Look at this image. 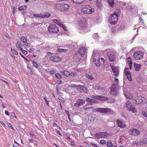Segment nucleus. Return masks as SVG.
I'll return each instance as SVG.
<instances>
[{
  "mask_svg": "<svg viewBox=\"0 0 147 147\" xmlns=\"http://www.w3.org/2000/svg\"><path fill=\"white\" fill-rule=\"evenodd\" d=\"M134 66L136 70L138 71L140 69L141 65L140 64L134 63Z\"/></svg>",
  "mask_w": 147,
  "mask_h": 147,
  "instance_id": "aec40b11",
  "label": "nucleus"
},
{
  "mask_svg": "<svg viewBox=\"0 0 147 147\" xmlns=\"http://www.w3.org/2000/svg\"><path fill=\"white\" fill-rule=\"evenodd\" d=\"M32 63L33 65L36 68H37L38 67V64L34 60L32 61Z\"/></svg>",
  "mask_w": 147,
  "mask_h": 147,
  "instance_id": "79ce46f5",
  "label": "nucleus"
},
{
  "mask_svg": "<svg viewBox=\"0 0 147 147\" xmlns=\"http://www.w3.org/2000/svg\"><path fill=\"white\" fill-rule=\"evenodd\" d=\"M55 77L58 79H60L62 78L61 75L59 73H56L55 74Z\"/></svg>",
  "mask_w": 147,
  "mask_h": 147,
  "instance_id": "c9c22d12",
  "label": "nucleus"
},
{
  "mask_svg": "<svg viewBox=\"0 0 147 147\" xmlns=\"http://www.w3.org/2000/svg\"><path fill=\"white\" fill-rule=\"evenodd\" d=\"M35 17H38L40 18H42V15L40 14H37L35 13L33 15Z\"/></svg>",
  "mask_w": 147,
  "mask_h": 147,
  "instance_id": "37998d69",
  "label": "nucleus"
},
{
  "mask_svg": "<svg viewBox=\"0 0 147 147\" xmlns=\"http://www.w3.org/2000/svg\"><path fill=\"white\" fill-rule=\"evenodd\" d=\"M100 143L101 144H104L106 143V141L104 140H100Z\"/></svg>",
  "mask_w": 147,
  "mask_h": 147,
  "instance_id": "4d7b16f0",
  "label": "nucleus"
},
{
  "mask_svg": "<svg viewBox=\"0 0 147 147\" xmlns=\"http://www.w3.org/2000/svg\"><path fill=\"white\" fill-rule=\"evenodd\" d=\"M49 31L50 32L57 33L59 32L58 28L55 24H51L48 28Z\"/></svg>",
  "mask_w": 147,
  "mask_h": 147,
  "instance_id": "0eeeda50",
  "label": "nucleus"
},
{
  "mask_svg": "<svg viewBox=\"0 0 147 147\" xmlns=\"http://www.w3.org/2000/svg\"><path fill=\"white\" fill-rule=\"evenodd\" d=\"M110 67L112 69L114 75L115 76H118L119 74V69L118 68L115 66H112L111 65H110Z\"/></svg>",
  "mask_w": 147,
  "mask_h": 147,
  "instance_id": "2eb2a0df",
  "label": "nucleus"
},
{
  "mask_svg": "<svg viewBox=\"0 0 147 147\" xmlns=\"http://www.w3.org/2000/svg\"><path fill=\"white\" fill-rule=\"evenodd\" d=\"M107 1L109 5L113 7L114 5V0H107Z\"/></svg>",
  "mask_w": 147,
  "mask_h": 147,
  "instance_id": "bb28decb",
  "label": "nucleus"
},
{
  "mask_svg": "<svg viewBox=\"0 0 147 147\" xmlns=\"http://www.w3.org/2000/svg\"><path fill=\"white\" fill-rule=\"evenodd\" d=\"M27 68H28V69L27 70L29 72V73L31 75H32L33 74V72H32V69H31L30 67H27Z\"/></svg>",
  "mask_w": 147,
  "mask_h": 147,
  "instance_id": "ea45409f",
  "label": "nucleus"
},
{
  "mask_svg": "<svg viewBox=\"0 0 147 147\" xmlns=\"http://www.w3.org/2000/svg\"><path fill=\"white\" fill-rule=\"evenodd\" d=\"M27 7L26 5H23L19 7L18 10L19 11H23L25 10L27 8Z\"/></svg>",
  "mask_w": 147,
  "mask_h": 147,
  "instance_id": "393cba45",
  "label": "nucleus"
},
{
  "mask_svg": "<svg viewBox=\"0 0 147 147\" xmlns=\"http://www.w3.org/2000/svg\"><path fill=\"white\" fill-rule=\"evenodd\" d=\"M110 61H114L115 59V56L114 52L111 51L109 49H107L105 51Z\"/></svg>",
  "mask_w": 147,
  "mask_h": 147,
  "instance_id": "7ed1b4c3",
  "label": "nucleus"
},
{
  "mask_svg": "<svg viewBox=\"0 0 147 147\" xmlns=\"http://www.w3.org/2000/svg\"><path fill=\"white\" fill-rule=\"evenodd\" d=\"M81 8V11L85 14H90L94 11V9L89 5H83Z\"/></svg>",
  "mask_w": 147,
  "mask_h": 147,
  "instance_id": "f03ea898",
  "label": "nucleus"
},
{
  "mask_svg": "<svg viewBox=\"0 0 147 147\" xmlns=\"http://www.w3.org/2000/svg\"><path fill=\"white\" fill-rule=\"evenodd\" d=\"M124 94L127 98L130 99L132 97V96L131 94H130L126 92H125Z\"/></svg>",
  "mask_w": 147,
  "mask_h": 147,
  "instance_id": "cd10ccee",
  "label": "nucleus"
},
{
  "mask_svg": "<svg viewBox=\"0 0 147 147\" xmlns=\"http://www.w3.org/2000/svg\"><path fill=\"white\" fill-rule=\"evenodd\" d=\"M117 124L118 127L121 128H124L125 127L124 122L121 119L117 120Z\"/></svg>",
  "mask_w": 147,
  "mask_h": 147,
  "instance_id": "4468645a",
  "label": "nucleus"
},
{
  "mask_svg": "<svg viewBox=\"0 0 147 147\" xmlns=\"http://www.w3.org/2000/svg\"><path fill=\"white\" fill-rule=\"evenodd\" d=\"M144 53L143 52L140 51H135L133 55V57L136 60L141 59L143 57Z\"/></svg>",
  "mask_w": 147,
  "mask_h": 147,
  "instance_id": "423d86ee",
  "label": "nucleus"
},
{
  "mask_svg": "<svg viewBox=\"0 0 147 147\" xmlns=\"http://www.w3.org/2000/svg\"><path fill=\"white\" fill-rule=\"evenodd\" d=\"M49 73L51 74H55V70H51L50 71Z\"/></svg>",
  "mask_w": 147,
  "mask_h": 147,
  "instance_id": "bf43d9fd",
  "label": "nucleus"
},
{
  "mask_svg": "<svg viewBox=\"0 0 147 147\" xmlns=\"http://www.w3.org/2000/svg\"><path fill=\"white\" fill-rule=\"evenodd\" d=\"M86 51V48L85 47H81L79 50V53L81 55H84L85 54Z\"/></svg>",
  "mask_w": 147,
  "mask_h": 147,
  "instance_id": "6ab92c4d",
  "label": "nucleus"
},
{
  "mask_svg": "<svg viewBox=\"0 0 147 147\" xmlns=\"http://www.w3.org/2000/svg\"><path fill=\"white\" fill-rule=\"evenodd\" d=\"M144 98L142 96H139L138 97V100H139L140 102H142L143 101H144Z\"/></svg>",
  "mask_w": 147,
  "mask_h": 147,
  "instance_id": "e433bc0d",
  "label": "nucleus"
},
{
  "mask_svg": "<svg viewBox=\"0 0 147 147\" xmlns=\"http://www.w3.org/2000/svg\"><path fill=\"white\" fill-rule=\"evenodd\" d=\"M142 113L145 117H147V112L146 111H143L142 112Z\"/></svg>",
  "mask_w": 147,
  "mask_h": 147,
  "instance_id": "603ef678",
  "label": "nucleus"
},
{
  "mask_svg": "<svg viewBox=\"0 0 147 147\" xmlns=\"http://www.w3.org/2000/svg\"><path fill=\"white\" fill-rule=\"evenodd\" d=\"M119 16L116 13L111 14L109 18V21L111 24H116L118 20Z\"/></svg>",
  "mask_w": 147,
  "mask_h": 147,
  "instance_id": "20e7f679",
  "label": "nucleus"
},
{
  "mask_svg": "<svg viewBox=\"0 0 147 147\" xmlns=\"http://www.w3.org/2000/svg\"><path fill=\"white\" fill-rule=\"evenodd\" d=\"M143 142L147 144V138H144V139L143 140Z\"/></svg>",
  "mask_w": 147,
  "mask_h": 147,
  "instance_id": "e2e57ef3",
  "label": "nucleus"
},
{
  "mask_svg": "<svg viewBox=\"0 0 147 147\" xmlns=\"http://www.w3.org/2000/svg\"><path fill=\"white\" fill-rule=\"evenodd\" d=\"M92 108L93 107H84L83 108V109L84 110V111H90L89 110H92Z\"/></svg>",
  "mask_w": 147,
  "mask_h": 147,
  "instance_id": "7c9ffc66",
  "label": "nucleus"
},
{
  "mask_svg": "<svg viewBox=\"0 0 147 147\" xmlns=\"http://www.w3.org/2000/svg\"><path fill=\"white\" fill-rule=\"evenodd\" d=\"M117 84H113L112 85L111 88V94L116 96L118 94V92L117 90Z\"/></svg>",
  "mask_w": 147,
  "mask_h": 147,
  "instance_id": "1a4fd4ad",
  "label": "nucleus"
},
{
  "mask_svg": "<svg viewBox=\"0 0 147 147\" xmlns=\"http://www.w3.org/2000/svg\"><path fill=\"white\" fill-rule=\"evenodd\" d=\"M16 46L18 48H20L22 46L21 42L19 41L17 42Z\"/></svg>",
  "mask_w": 147,
  "mask_h": 147,
  "instance_id": "2f4dec72",
  "label": "nucleus"
},
{
  "mask_svg": "<svg viewBox=\"0 0 147 147\" xmlns=\"http://www.w3.org/2000/svg\"><path fill=\"white\" fill-rule=\"evenodd\" d=\"M127 78L128 79V80L129 81H131L132 80V79L131 78V75H129L128 76H127Z\"/></svg>",
  "mask_w": 147,
  "mask_h": 147,
  "instance_id": "8fccbe9b",
  "label": "nucleus"
},
{
  "mask_svg": "<svg viewBox=\"0 0 147 147\" xmlns=\"http://www.w3.org/2000/svg\"><path fill=\"white\" fill-rule=\"evenodd\" d=\"M95 89L97 90L98 92H100V93L102 92L105 91V90L102 87L100 86H96L95 87Z\"/></svg>",
  "mask_w": 147,
  "mask_h": 147,
  "instance_id": "4be33fe9",
  "label": "nucleus"
},
{
  "mask_svg": "<svg viewBox=\"0 0 147 147\" xmlns=\"http://www.w3.org/2000/svg\"><path fill=\"white\" fill-rule=\"evenodd\" d=\"M44 99L45 100L46 102V104L47 105H49V103L48 101L47 100V97L46 96H44Z\"/></svg>",
  "mask_w": 147,
  "mask_h": 147,
  "instance_id": "5fc2aeb1",
  "label": "nucleus"
},
{
  "mask_svg": "<svg viewBox=\"0 0 147 147\" xmlns=\"http://www.w3.org/2000/svg\"><path fill=\"white\" fill-rule=\"evenodd\" d=\"M126 106L127 108H128V110L131 109L132 107V105L131 102L129 100L127 101L126 103Z\"/></svg>",
  "mask_w": 147,
  "mask_h": 147,
  "instance_id": "412c9836",
  "label": "nucleus"
},
{
  "mask_svg": "<svg viewBox=\"0 0 147 147\" xmlns=\"http://www.w3.org/2000/svg\"><path fill=\"white\" fill-rule=\"evenodd\" d=\"M134 102L137 105H138L141 103V102H140V101L139 100L134 99Z\"/></svg>",
  "mask_w": 147,
  "mask_h": 147,
  "instance_id": "49530a36",
  "label": "nucleus"
},
{
  "mask_svg": "<svg viewBox=\"0 0 147 147\" xmlns=\"http://www.w3.org/2000/svg\"><path fill=\"white\" fill-rule=\"evenodd\" d=\"M50 59L55 62H59L61 60V58L58 56H54L49 57Z\"/></svg>",
  "mask_w": 147,
  "mask_h": 147,
  "instance_id": "ddd939ff",
  "label": "nucleus"
},
{
  "mask_svg": "<svg viewBox=\"0 0 147 147\" xmlns=\"http://www.w3.org/2000/svg\"><path fill=\"white\" fill-rule=\"evenodd\" d=\"M74 3L79 4L83 3L84 0H71Z\"/></svg>",
  "mask_w": 147,
  "mask_h": 147,
  "instance_id": "a878e982",
  "label": "nucleus"
},
{
  "mask_svg": "<svg viewBox=\"0 0 147 147\" xmlns=\"http://www.w3.org/2000/svg\"><path fill=\"white\" fill-rule=\"evenodd\" d=\"M109 99V98L104 96H101V100H107Z\"/></svg>",
  "mask_w": 147,
  "mask_h": 147,
  "instance_id": "58836bf2",
  "label": "nucleus"
},
{
  "mask_svg": "<svg viewBox=\"0 0 147 147\" xmlns=\"http://www.w3.org/2000/svg\"><path fill=\"white\" fill-rule=\"evenodd\" d=\"M107 145L108 147H112V144L111 141L107 142Z\"/></svg>",
  "mask_w": 147,
  "mask_h": 147,
  "instance_id": "a19ab883",
  "label": "nucleus"
},
{
  "mask_svg": "<svg viewBox=\"0 0 147 147\" xmlns=\"http://www.w3.org/2000/svg\"><path fill=\"white\" fill-rule=\"evenodd\" d=\"M70 75L73 77H75L77 75V73L76 72L71 71L70 72Z\"/></svg>",
  "mask_w": 147,
  "mask_h": 147,
  "instance_id": "f704fd0d",
  "label": "nucleus"
},
{
  "mask_svg": "<svg viewBox=\"0 0 147 147\" xmlns=\"http://www.w3.org/2000/svg\"><path fill=\"white\" fill-rule=\"evenodd\" d=\"M11 51L12 52V53L15 55H17L18 54V52L16 50L14 49H11Z\"/></svg>",
  "mask_w": 147,
  "mask_h": 147,
  "instance_id": "de8ad7c7",
  "label": "nucleus"
},
{
  "mask_svg": "<svg viewBox=\"0 0 147 147\" xmlns=\"http://www.w3.org/2000/svg\"><path fill=\"white\" fill-rule=\"evenodd\" d=\"M96 5L99 8H100L102 6V3L98 2L96 3Z\"/></svg>",
  "mask_w": 147,
  "mask_h": 147,
  "instance_id": "09e8293b",
  "label": "nucleus"
},
{
  "mask_svg": "<svg viewBox=\"0 0 147 147\" xmlns=\"http://www.w3.org/2000/svg\"><path fill=\"white\" fill-rule=\"evenodd\" d=\"M77 90L79 92L81 93H87V90L84 86L79 85Z\"/></svg>",
  "mask_w": 147,
  "mask_h": 147,
  "instance_id": "f8f14e48",
  "label": "nucleus"
},
{
  "mask_svg": "<svg viewBox=\"0 0 147 147\" xmlns=\"http://www.w3.org/2000/svg\"><path fill=\"white\" fill-rule=\"evenodd\" d=\"M92 57L94 59L93 61L96 65L99 67L100 65V56L98 52L96 51H94Z\"/></svg>",
  "mask_w": 147,
  "mask_h": 147,
  "instance_id": "f257e3e1",
  "label": "nucleus"
},
{
  "mask_svg": "<svg viewBox=\"0 0 147 147\" xmlns=\"http://www.w3.org/2000/svg\"><path fill=\"white\" fill-rule=\"evenodd\" d=\"M96 136L98 138L107 137L108 136V134L106 132H100L97 133Z\"/></svg>",
  "mask_w": 147,
  "mask_h": 147,
  "instance_id": "dca6fc26",
  "label": "nucleus"
},
{
  "mask_svg": "<svg viewBox=\"0 0 147 147\" xmlns=\"http://www.w3.org/2000/svg\"><path fill=\"white\" fill-rule=\"evenodd\" d=\"M128 132L129 135L134 136H138L140 134V131L138 129L133 128L129 129Z\"/></svg>",
  "mask_w": 147,
  "mask_h": 147,
  "instance_id": "6e6552de",
  "label": "nucleus"
},
{
  "mask_svg": "<svg viewBox=\"0 0 147 147\" xmlns=\"http://www.w3.org/2000/svg\"><path fill=\"white\" fill-rule=\"evenodd\" d=\"M129 71L128 70V68L127 67L125 68V69L124 70V72L125 73L127 72H128Z\"/></svg>",
  "mask_w": 147,
  "mask_h": 147,
  "instance_id": "052dcab7",
  "label": "nucleus"
},
{
  "mask_svg": "<svg viewBox=\"0 0 147 147\" xmlns=\"http://www.w3.org/2000/svg\"><path fill=\"white\" fill-rule=\"evenodd\" d=\"M86 77L90 80H92L94 78L92 76L89 75L88 74H86Z\"/></svg>",
  "mask_w": 147,
  "mask_h": 147,
  "instance_id": "4c0bfd02",
  "label": "nucleus"
},
{
  "mask_svg": "<svg viewBox=\"0 0 147 147\" xmlns=\"http://www.w3.org/2000/svg\"><path fill=\"white\" fill-rule=\"evenodd\" d=\"M69 7V5L66 4H62L61 11H65L68 10Z\"/></svg>",
  "mask_w": 147,
  "mask_h": 147,
  "instance_id": "a211bd4d",
  "label": "nucleus"
},
{
  "mask_svg": "<svg viewBox=\"0 0 147 147\" xmlns=\"http://www.w3.org/2000/svg\"><path fill=\"white\" fill-rule=\"evenodd\" d=\"M101 97V96H96V99L98 100H100Z\"/></svg>",
  "mask_w": 147,
  "mask_h": 147,
  "instance_id": "680f3d73",
  "label": "nucleus"
},
{
  "mask_svg": "<svg viewBox=\"0 0 147 147\" xmlns=\"http://www.w3.org/2000/svg\"><path fill=\"white\" fill-rule=\"evenodd\" d=\"M78 25L81 28H84L85 27L86 25L87 22L84 18H82L79 21Z\"/></svg>",
  "mask_w": 147,
  "mask_h": 147,
  "instance_id": "9b49d317",
  "label": "nucleus"
},
{
  "mask_svg": "<svg viewBox=\"0 0 147 147\" xmlns=\"http://www.w3.org/2000/svg\"><path fill=\"white\" fill-rule=\"evenodd\" d=\"M93 37L94 39H97L98 38L99 35L97 33H95L93 34Z\"/></svg>",
  "mask_w": 147,
  "mask_h": 147,
  "instance_id": "c03bdc74",
  "label": "nucleus"
},
{
  "mask_svg": "<svg viewBox=\"0 0 147 147\" xmlns=\"http://www.w3.org/2000/svg\"><path fill=\"white\" fill-rule=\"evenodd\" d=\"M61 72L62 74L64 76L67 77L69 76L70 74V72L67 71H61Z\"/></svg>",
  "mask_w": 147,
  "mask_h": 147,
  "instance_id": "5701e85b",
  "label": "nucleus"
},
{
  "mask_svg": "<svg viewBox=\"0 0 147 147\" xmlns=\"http://www.w3.org/2000/svg\"><path fill=\"white\" fill-rule=\"evenodd\" d=\"M24 43L25 44L24 45L26 47H29L30 46V44L26 42Z\"/></svg>",
  "mask_w": 147,
  "mask_h": 147,
  "instance_id": "69168bd1",
  "label": "nucleus"
},
{
  "mask_svg": "<svg viewBox=\"0 0 147 147\" xmlns=\"http://www.w3.org/2000/svg\"><path fill=\"white\" fill-rule=\"evenodd\" d=\"M91 145H92L93 147H99L96 144H91Z\"/></svg>",
  "mask_w": 147,
  "mask_h": 147,
  "instance_id": "338daca9",
  "label": "nucleus"
},
{
  "mask_svg": "<svg viewBox=\"0 0 147 147\" xmlns=\"http://www.w3.org/2000/svg\"><path fill=\"white\" fill-rule=\"evenodd\" d=\"M56 8L58 10L61 11V7H62V4L57 3L55 5Z\"/></svg>",
  "mask_w": 147,
  "mask_h": 147,
  "instance_id": "b1692460",
  "label": "nucleus"
},
{
  "mask_svg": "<svg viewBox=\"0 0 147 147\" xmlns=\"http://www.w3.org/2000/svg\"><path fill=\"white\" fill-rule=\"evenodd\" d=\"M57 83L58 84H61L63 83V82L61 80H58Z\"/></svg>",
  "mask_w": 147,
  "mask_h": 147,
  "instance_id": "6e6d98bb",
  "label": "nucleus"
},
{
  "mask_svg": "<svg viewBox=\"0 0 147 147\" xmlns=\"http://www.w3.org/2000/svg\"><path fill=\"white\" fill-rule=\"evenodd\" d=\"M85 102V100L84 99L79 98L77 100L76 103H74V106L76 107H79L84 104Z\"/></svg>",
  "mask_w": 147,
  "mask_h": 147,
  "instance_id": "9d476101",
  "label": "nucleus"
},
{
  "mask_svg": "<svg viewBox=\"0 0 147 147\" xmlns=\"http://www.w3.org/2000/svg\"><path fill=\"white\" fill-rule=\"evenodd\" d=\"M20 40L21 41L24 43H25L27 42V39L24 36L21 37L20 38Z\"/></svg>",
  "mask_w": 147,
  "mask_h": 147,
  "instance_id": "c756f323",
  "label": "nucleus"
},
{
  "mask_svg": "<svg viewBox=\"0 0 147 147\" xmlns=\"http://www.w3.org/2000/svg\"><path fill=\"white\" fill-rule=\"evenodd\" d=\"M110 109L107 108H98L95 109V111L98 112L102 113L109 114L111 111Z\"/></svg>",
  "mask_w": 147,
  "mask_h": 147,
  "instance_id": "39448f33",
  "label": "nucleus"
},
{
  "mask_svg": "<svg viewBox=\"0 0 147 147\" xmlns=\"http://www.w3.org/2000/svg\"><path fill=\"white\" fill-rule=\"evenodd\" d=\"M42 18H48L50 16V14L48 13H45L44 14L42 15Z\"/></svg>",
  "mask_w": 147,
  "mask_h": 147,
  "instance_id": "c85d7f7f",
  "label": "nucleus"
},
{
  "mask_svg": "<svg viewBox=\"0 0 147 147\" xmlns=\"http://www.w3.org/2000/svg\"><path fill=\"white\" fill-rule=\"evenodd\" d=\"M61 27L63 28V29L64 30H65V31H67V28L65 26L63 25V26H61Z\"/></svg>",
  "mask_w": 147,
  "mask_h": 147,
  "instance_id": "0e129e2a",
  "label": "nucleus"
},
{
  "mask_svg": "<svg viewBox=\"0 0 147 147\" xmlns=\"http://www.w3.org/2000/svg\"><path fill=\"white\" fill-rule=\"evenodd\" d=\"M132 144L133 145H136L137 146L140 145L139 143L137 141L133 142Z\"/></svg>",
  "mask_w": 147,
  "mask_h": 147,
  "instance_id": "3c124183",
  "label": "nucleus"
},
{
  "mask_svg": "<svg viewBox=\"0 0 147 147\" xmlns=\"http://www.w3.org/2000/svg\"><path fill=\"white\" fill-rule=\"evenodd\" d=\"M78 85L76 84H72L71 85L70 87H71L74 88H76V89L77 90V88H78Z\"/></svg>",
  "mask_w": 147,
  "mask_h": 147,
  "instance_id": "a18cd8bd",
  "label": "nucleus"
},
{
  "mask_svg": "<svg viewBox=\"0 0 147 147\" xmlns=\"http://www.w3.org/2000/svg\"><path fill=\"white\" fill-rule=\"evenodd\" d=\"M34 49L33 48H30V49L29 50V51L30 52L32 53L34 51Z\"/></svg>",
  "mask_w": 147,
  "mask_h": 147,
  "instance_id": "774afa93",
  "label": "nucleus"
},
{
  "mask_svg": "<svg viewBox=\"0 0 147 147\" xmlns=\"http://www.w3.org/2000/svg\"><path fill=\"white\" fill-rule=\"evenodd\" d=\"M7 125H8V127H9L11 128L12 129H14V128L13 127V126L12 125L11 123H9Z\"/></svg>",
  "mask_w": 147,
  "mask_h": 147,
  "instance_id": "13d9d810",
  "label": "nucleus"
},
{
  "mask_svg": "<svg viewBox=\"0 0 147 147\" xmlns=\"http://www.w3.org/2000/svg\"><path fill=\"white\" fill-rule=\"evenodd\" d=\"M30 137L31 138H35V136L33 134L32 132H30Z\"/></svg>",
  "mask_w": 147,
  "mask_h": 147,
  "instance_id": "864d4df0",
  "label": "nucleus"
},
{
  "mask_svg": "<svg viewBox=\"0 0 147 147\" xmlns=\"http://www.w3.org/2000/svg\"><path fill=\"white\" fill-rule=\"evenodd\" d=\"M57 51L59 52H64L67 51L68 49H57Z\"/></svg>",
  "mask_w": 147,
  "mask_h": 147,
  "instance_id": "473e14b6",
  "label": "nucleus"
},
{
  "mask_svg": "<svg viewBox=\"0 0 147 147\" xmlns=\"http://www.w3.org/2000/svg\"><path fill=\"white\" fill-rule=\"evenodd\" d=\"M86 100L87 102H88V105H92L94 103H98V101L94 99L90 98L87 97L86 98Z\"/></svg>",
  "mask_w": 147,
  "mask_h": 147,
  "instance_id": "f3484780",
  "label": "nucleus"
},
{
  "mask_svg": "<svg viewBox=\"0 0 147 147\" xmlns=\"http://www.w3.org/2000/svg\"><path fill=\"white\" fill-rule=\"evenodd\" d=\"M129 111H131L132 113H136L137 112V110L134 107H132L131 109L128 110Z\"/></svg>",
  "mask_w": 147,
  "mask_h": 147,
  "instance_id": "72a5a7b5",
  "label": "nucleus"
}]
</instances>
